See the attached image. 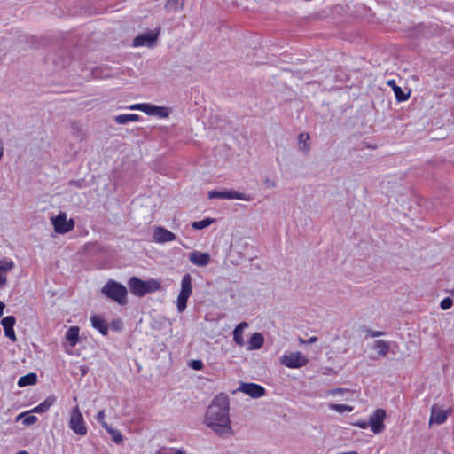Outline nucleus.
<instances>
[{
	"instance_id": "obj_1",
	"label": "nucleus",
	"mask_w": 454,
	"mask_h": 454,
	"mask_svg": "<svg viewBox=\"0 0 454 454\" xmlns=\"http://www.w3.org/2000/svg\"><path fill=\"white\" fill-rule=\"evenodd\" d=\"M229 410L228 396L219 394L213 399L205 415L206 425L220 437L228 438L233 434Z\"/></svg>"
},
{
	"instance_id": "obj_2",
	"label": "nucleus",
	"mask_w": 454,
	"mask_h": 454,
	"mask_svg": "<svg viewBox=\"0 0 454 454\" xmlns=\"http://www.w3.org/2000/svg\"><path fill=\"white\" fill-rule=\"evenodd\" d=\"M130 292L136 296H144L146 294L159 291L161 288L160 283L153 278L144 281L137 277L129 280Z\"/></svg>"
},
{
	"instance_id": "obj_3",
	"label": "nucleus",
	"mask_w": 454,
	"mask_h": 454,
	"mask_svg": "<svg viewBox=\"0 0 454 454\" xmlns=\"http://www.w3.org/2000/svg\"><path fill=\"white\" fill-rule=\"evenodd\" d=\"M101 293L120 305L127 303V288L122 284L114 280L107 281L102 287Z\"/></svg>"
},
{
	"instance_id": "obj_4",
	"label": "nucleus",
	"mask_w": 454,
	"mask_h": 454,
	"mask_svg": "<svg viewBox=\"0 0 454 454\" xmlns=\"http://www.w3.org/2000/svg\"><path fill=\"white\" fill-rule=\"evenodd\" d=\"M192 292V277L190 274H185L182 278L181 289L176 301L178 312L182 313L185 310L187 301Z\"/></svg>"
},
{
	"instance_id": "obj_5",
	"label": "nucleus",
	"mask_w": 454,
	"mask_h": 454,
	"mask_svg": "<svg viewBox=\"0 0 454 454\" xmlns=\"http://www.w3.org/2000/svg\"><path fill=\"white\" fill-rule=\"evenodd\" d=\"M280 364L287 368H301L308 363V358L300 351L284 354L280 357Z\"/></svg>"
},
{
	"instance_id": "obj_6",
	"label": "nucleus",
	"mask_w": 454,
	"mask_h": 454,
	"mask_svg": "<svg viewBox=\"0 0 454 454\" xmlns=\"http://www.w3.org/2000/svg\"><path fill=\"white\" fill-rule=\"evenodd\" d=\"M69 427L77 434L85 435L87 434V427L83 416L78 406H75L71 411Z\"/></svg>"
},
{
	"instance_id": "obj_7",
	"label": "nucleus",
	"mask_w": 454,
	"mask_h": 454,
	"mask_svg": "<svg viewBox=\"0 0 454 454\" xmlns=\"http://www.w3.org/2000/svg\"><path fill=\"white\" fill-rule=\"evenodd\" d=\"M159 33V30H151L146 33L139 34L133 39L132 46L135 48H153L157 43Z\"/></svg>"
},
{
	"instance_id": "obj_8",
	"label": "nucleus",
	"mask_w": 454,
	"mask_h": 454,
	"mask_svg": "<svg viewBox=\"0 0 454 454\" xmlns=\"http://www.w3.org/2000/svg\"><path fill=\"white\" fill-rule=\"evenodd\" d=\"M129 110H140L148 115H155L160 118H167L169 115V111L164 106H158L150 104H134L128 106Z\"/></svg>"
},
{
	"instance_id": "obj_9",
	"label": "nucleus",
	"mask_w": 454,
	"mask_h": 454,
	"mask_svg": "<svg viewBox=\"0 0 454 454\" xmlns=\"http://www.w3.org/2000/svg\"><path fill=\"white\" fill-rule=\"evenodd\" d=\"M51 222L53 224L54 231L59 234L67 233L74 227V221L73 219L67 220L66 213H60L57 216L51 217Z\"/></svg>"
},
{
	"instance_id": "obj_10",
	"label": "nucleus",
	"mask_w": 454,
	"mask_h": 454,
	"mask_svg": "<svg viewBox=\"0 0 454 454\" xmlns=\"http://www.w3.org/2000/svg\"><path fill=\"white\" fill-rule=\"evenodd\" d=\"M387 417L386 411L383 409H377L370 417H369V427L372 433L380 434L385 430L384 420Z\"/></svg>"
},
{
	"instance_id": "obj_11",
	"label": "nucleus",
	"mask_w": 454,
	"mask_h": 454,
	"mask_svg": "<svg viewBox=\"0 0 454 454\" xmlns=\"http://www.w3.org/2000/svg\"><path fill=\"white\" fill-rule=\"evenodd\" d=\"M242 392L252 398H260L265 395V389L262 386L256 383L240 382L237 390L232 393Z\"/></svg>"
},
{
	"instance_id": "obj_12",
	"label": "nucleus",
	"mask_w": 454,
	"mask_h": 454,
	"mask_svg": "<svg viewBox=\"0 0 454 454\" xmlns=\"http://www.w3.org/2000/svg\"><path fill=\"white\" fill-rule=\"evenodd\" d=\"M209 199H223V200H250V197L245 193L235 191H211L208 192Z\"/></svg>"
},
{
	"instance_id": "obj_13",
	"label": "nucleus",
	"mask_w": 454,
	"mask_h": 454,
	"mask_svg": "<svg viewBox=\"0 0 454 454\" xmlns=\"http://www.w3.org/2000/svg\"><path fill=\"white\" fill-rule=\"evenodd\" d=\"M153 240L157 243H166L176 239V235L163 227H154L153 233Z\"/></svg>"
},
{
	"instance_id": "obj_14",
	"label": "nucleus",
	"mask_w": 454,
	"mask_h": 454,
	"mask_svg": "<svg viewBox=\"0 0 454 454\" xmlns=\"http://www.w3.org/2000/svg\"><path fill=\"white\" fill-rule=\"evenodd\" d=\"M189 260L196 266L205 267L210 262V254L208 253L194 251L189 254Z\"/></svg>"
},
{
	"instance_id": "obj_15",
	"label": "nucleus",
	"mask_w": 454,
	"mask_h": 454,
	"mask_svg": "<svg viewBox=\"0 0 454 454\" xmlns=\"http://www.w3.org/2000/svg\"><path fill=\"white\" fill-rule=\"evenodd\" d=\"M16 323V319L12 316L5 317L2 319L1 324L4 330V334L12 341H16L17 338L13 330V326Z\"/></svg>"
},
{
	"instance_id": "obj_16",
	"label": "nucleus",
	"mask_w": 454,
	"mask_h": 454,
	"mask_svg": "<svg viewBox=\"0 0 454 454\" xmlns=\"http://www.w3.org/2000/svg\"><path fill=\"white\" fill-rule=\"evenodd\" d=\"M450 411L440 410L435 406L432 407L431 410V417L429 419V424L436 423L442 424L447 419L448 414Z\"/></svg>"
},
{
	"instance_id": "obj_17",
	"label": "nucleus",
	"mask_w": 454,
	"mask_h": 454,
	"mask_svg": "<svg viewBox=\"0 0 454 454\" xmlns=\"http://www.w3.org/2000/svg\"><path fill=\"white\" fill-rule=\"evenodd\" d=\"M387 84L392 88L397 101L402 102L409 99L411 90H409L407 93H404L402 89L396 85L395 80H388Z\"/></svg>"
},
{
	"instance_id": "obj_18",
	"label": "nucleus",
	"mask_w": 454,
	"mask_h": 454,
	"mask_svg": "<svg viewBox=\"0 0 454 454\" xmlns=\"http://www.w3.org/2000/svg\"><path fill=\"white\" fill-rule=\"evenodd\" d=\"M298 149L302 153H309L310 151V137L307 132H302L298 136Z\"/></svg>"
},
{
	"instance_id": "obj_19",
	"label": "nucleus",
	"mask_w": 454,
	"mask_h": 454,
	"mask_svg": "<svg viewBox=\"0 0 454 454\" xmlns=\"http://www.w3.org/2000/svg\"><path fill=\"white\" fill-rule=\"evenodd\" d=\"M13 266L14 264L12 261L0 260V288L6 284V273L10 271Z\"/></svg>"
},
{
	"instance_id": "obj_20",
	"label": "nucleus",
	"mask_w": 454,
	"mask_h": 454,
	"mask_svg": "<svg viewBox=\"0 0 454 454\" xmlns=\"http://www.w3.org/2000/svg\"><path fill=\"white\" fill-rule=\"evenodd\" d=\"M248 327V324L242 322L233 331V340L239 346L242 347L245 344L243 338V332Z\"/></svg>"
},
{
	"instance_id": "obj_21",
	"label": "nucleus",
	"mask_w": 454,
	"mask_h": 454,
	"mask_svg": "<svg viewBox=\"0 0 454 454\" xmlns=\"http://www.w3.org/2000/svg\"><path fill=\"white\" fill-rule=\"evenodd\" d=\"M263 342H264V338H263L262 334L260 333H255L251 336V338L249 340L248 349L249 350L258 349V348H262V346L263 345Z\"/></svg>"
},
{
	"instance_id": "obj_22",
	"label": "nucleus",
	"mask_w": 454,
	"mask_h": 454,
	"mask_svg": "<svg viewBox=\"0 0 454 454\" xmlns=\"http://www.w3.org/2000/svg\"><path fill=\"white\" fill-rule=\"evenodd\" d=\"M92 326L98 329L103 335H106L108 328L105 323V320L99 316H93L91 317Z\"/></svg>"
},
{
	"instance_id": "obj_23",
	"label": "nucleus",
	"mask_w": 454,
	"mask_h": 454,
	"mask_svg": "<svg viewBox=\"0 0 454 454\" xmlns=\"http://www.w3.org/2000/svg\"><path fill=\"white\" fill-rule=\"evenodd\" d=\"M55 397L48 396L43 403L32 410L33 412L43 413L46 412L54 403Z\"/></svg>"
},
{
	"instance_id": "obj_24",
	"label": "nucleus",
	"mask_w": 454,
	"mask_h": 454,
	"mask_svg": "<svg viewBox=\"0 0 454 454\" xmlns=\"http://www.w3.org/2000/svg\"><path fill=\"white\" fill-rule=\"evenodd\" d=\"M37 381V375L34 372L22 376L18 380V386L20 387L35 385Z\"/></svg>"
},
{
	"instance_id": "obj_25",
	"label": "nucleus",
	"mask_w": 454,
	"mask_h": 454,
	"mask_svg": "<svg viewBox=\"0 0 454 454\" xmlns=\"http://www.w3.org/2000/svg\"><path fill=\"white\" fill-rule=\"evenodd\" d=\"M66 339L72 347H74L79 339V328L77 326L70 327L66 333Z\"/></svg>"
},
{
	"instance_id": "obj_26",
	"label": "nucleus",
	"mask_w": 454,
	"mask_h": 454,
	"mask_svg": "<svg viewBox=\"0 0 454 454\" xmlns=\"http://www.w3.org/2000/svg\"><path fill=\"white\" fill-rule=\"evenodd\" d=\"M373 348L377 350L380 356H386L389 350V344L382 340H378L374 342Z\"/></svg>"
},
{
	"instance_id": "obj_27",
	"label": "nucleus",
	"mask_w": 454,
	"mask_h": 454,
	"mask_svg": "<svg viewBox=\"0 0 454 454\" xmlns=\"http://www.w3.org/2000/svg\"><path fill=\"white\" fill-rule=\"evenodd\" d=\"M138 120L139 116L135 114H120L114 117V121L117 124H126L129 121H137Z\"/></svg>"
},
{
	"instance_id": "obj_28",
	"label": "nucleus",
	"mask_w": 454,
	"mask_h": 454,
	"mask_svg": "<svg viewBox=\"0 0 454 454\" xmlns=\"http://www.w3.org/2000/svg\"><path fill=\"white\" fill-rule=\"evenodd\" d=\"M105 429L111 434L115 443L120 444L123 442V436L119 430L114 429L109 425H105Z\"/></svg>"
},
{
	"instance_id": "obj_29",
	"label": "nucleus",
	"mask_w": 454,
	"mask_h": 454,
	"mask_svg": "<svg viewBox=\"0 0 454 454\" xmlns=\"http://www.w3.org/2000/svg\"><path fill=\"white\" fill-rule=\"evenodd\" d=\"M184 5V0H168L165 6L168 11L176 12L182 10Z\"/></svg>"
},
{
	"instance_id": "obj_30",
	"label": "nucleus",
	"mask_w": 454,
	"mask_h": 454,
	"mask_svg": "<svg viewBox=\"0 0 454 454\" xmlns=\"http://www.w3.org/2000/svg\"><path fill=\"white\" fill-rule=\"evenodd\" d=\"M214 223V219L212 218H205L201 221L193 222L192 223V228L194 230H202L204 228L208 227L211 223Z\"/></svg>"
},
{
	"instance_id": "obj_31",
	"label": "nucleus",
	"mask_w": 454,
	"mask_h": 454,
	"mask_svg": "<svg viewBox=\"0 0 454 454\" xmlns=\"http://www.w3.org/2000/svg\"><path fill=\"white\" fill-rule=\"evenodd\" d=\"M330 409L337 412H350L353 411V407L347 404H335L332 403L329 405Z\"/></svg>"
},
{
	"instance_id": "obj_32",
	"label": "nucleus",
	"mask_w": 454,
	"mask_h": 454,
	"mask_svg": "<svg viewBox=\"0 0 454 454\" xmlns=\"http://www.w3.org/2000/svg\"><path fill=\"white\" fill-rule=\"evenodd\" d=\"M452 300L450 298H445L441 302V309L443 310L449 309L452 306Z\"/></svg>"
},
{
	"instance_id": "obj_33",
	"label": "nucleus",
	"mask_w": 454,
	"mask_h": 454,
	"mask_svg": "<svg viewBox=\"0 0 454 454\" xmlns=\"http://www.w3.org/2000/svg\"><path fill=\"white\" fill-rule=\"evenodd\" d=\"M346 393H349V391L348 389H344V388H334V389L329 390L327 392V395H343Z\"/></svg>"
},
{
	"instance_id": "obj_34",
	"label": "nucleus",
	"mask_w": 454,
	"mask_h": 454,
	"mask_svg": "<svg viewBox=\"0 0 454 454\" xmlns=\"http://www.w3.org/2000/svg\"><path fill=\"white\" fill-rule=\"evenodd\" d=\"M36 420H37V418L35 416H33V415L26 416L23 419V424L26 426H30V425L35 424L36 422Z\"/></svg>"
},
{
	"instance_id": "obj_35",
	"label": "nucleus",
	"mask_w": 454,
	"mask_h": 454,
	"mask_svg": "<svg viewBox=\"0 0 454 454\" xmlns=\"http://www.w3.org/2000/svg\"><path fill=\"white\" fill-rule=\"evenodd\" d=\"M104 419H105L104 411H99L97 414V419L102 425V427L105 428V425H108V424L104 420Z\"/></svg>"
},
{
	"instance_id": "obj_36",
	"label": "nucleus",
	"mask_w": 454,
	"mask_h": 454,
	"mask_svg": "<svg viewBox=\"0 0 454 454\" xmlns=\"http://www.w3.org/2000/svg\"><path fill=\"white\" fill-rule=\"evenodd\" d=\"M191 365L194 370H201L203 367V364L200 360H192Z\"/></svg>"
},
{
	"instance_id": "obj_37",
	"label": "nucleus",
	"mask_w": 454,
	"mask_h": 454,
	"mask_svg": "<svg viewBox=\"0 0 454 454\" xmlns=\"http://www.w3.org/2000/svg\"><path fill=\"white\" fill-rule=\"evenodd\" d=\"M263 184L267 188H275L277 185L276 182L270 178H266Z\"/></svg>"
},
{
	"instance_id": "obj_38",
	"label": "nucleus",
	"mask_w": 454,
	"mask_h": 454,
	"mask_svg": "<svg viewBox=\"0 0 454 454\" xmlns=\"http://www.w3.org/2000/svg\"><path fill=\"white\" fill-rule=\"evenodd\" d=\"M352 425L362 429H365L369 427L368 421H357L354 422Z\"/></svg>"
},
{
	"instance_id": "obj_39",
	"label": "nucleus",
	"mask_w": 454,
	"mask_h": 454,
	"mask_svg": "<svg viewBox=\"0 0 454 454\" xmlns=\"http://www.w3.org/2000/svg\"><path fill=\"white\" fill-rule=\"evenodd\" d=\"M382 334H383V333L380 332V331H375V332L370 333L371 337H378V336H381Z\"/></svg>"
},
{
	"instance_id": "obj_40",
	"label": "nucleus",
	"mask_w": 454,
	"mask_h": 454,
	"mask_svg": "<svg viewBox=\"0 0 454 454\" xmlns=\"http://www.w3.org/2000/svg\"><path fill=\"white\" fill-rule=\"evenodd\" d=\"M5 308V304L3 302V301H0V317L3 316L4 314V309Z\"/></svg>"
},
{
	"instance_id": "obj_41",
	"label": "nucleus",
	"mask_w": 454,
	"mask_h": 454,
	"mask_svg": "<svg viewBox=\"0 0 454 454\" xmlns=\"http://www.w3.org/2000/svg\"><path fill=\"white\" fill-rule=\"evenodd\" d=\"M316 337H311L309 340V342L312 343L316 340Z\"/></svg>"
},
{
	"instance_id": "obj_42",
	"label": "nucleus",
	"mask_w": 454,
	"mask_h": 454,
	"mask_svg": "<svg viewBox=\"0 0 454 454\" xmlns=\"http://www.w3.org/2000/svg\"><path fill=\"white\" fill-rule=\"evenodd\" d=\"M17 454H29V453L25 450H21V451H19Z\"/></svg>"
},
{
	"instance_id": "obj_43",
	"label": "nucleus",
	"mask_w": 454,
	"mask_h": 454,
	"mask_svg": "<svg viewBox=\"0 0 454 454\" xmlns=\"http://www.w3.org/2000/svg\"><path fill=\"white\" fill-rule=\"evenodd\" d=\"M174 454H184L182 450H176Z\"/></svg>"
},
{
	"instance_id": "obj_44",
	"label": "nucleus",
	"mask_w": 454,
	"mask_h": 454,
	"mask_svg": "<svg viewBox=\"0 0 454 454\" xmlns=\"http://www.w3.org/2000/svg\"><path fill=\"white\" fill-rule=\"evenodd\" d=\"M24 416V414H20L18 417H17V420L20 419V418H22Z\"/></svg>"
}]
</instances>
